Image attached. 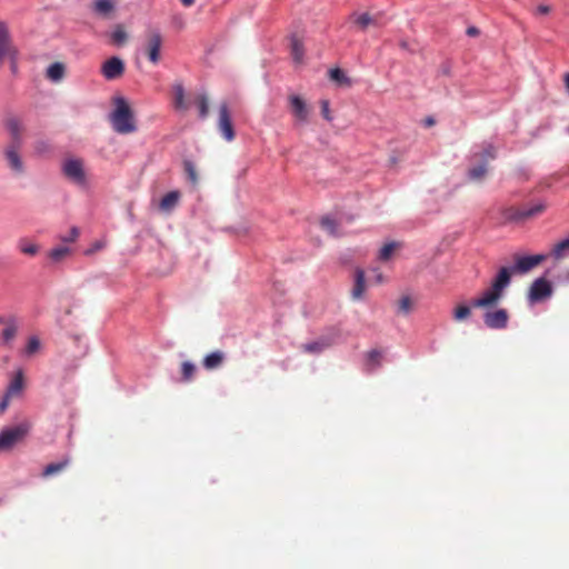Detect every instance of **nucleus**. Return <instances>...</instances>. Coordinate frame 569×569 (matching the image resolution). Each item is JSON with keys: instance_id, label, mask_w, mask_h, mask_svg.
<instances>
[{"instance_id": "37998d69", "label": "nucleus", "mask_w": 569, "mask_h": 569, "mask_svg": "<svg viewBox=\"0 0 569 569\" xmlns=\"http://www.w3.org/2000/svg\"><path fill=\"white\" fill-rule=\"evenodd\" d=\"M396 248H397V243H395V242L385 244L379 251V259L383 260V261L390 259V257L392 256Z\"/></svg>"}, {"instance_id": "c9c22d12", "label": "nucleus", "mask_w": 569, "mask_h": 569, "mask_svg": "<svg viewBox=\"0 0 569 569\" xmlns=\"http://www.w3.org/2000/svg\"><path fill=\"white\" fill-rule=\"evenodd\" d=\"M382 359V352L380 350L373 349L367 353V362L366 365L369 369H376L380 366Z\"/></svg>"}, {"instance_id": "79ce46f5", "label": "nucleus", "mask_w": 569, "mask_h": 569, "mask_svg": "<svg viewBox=\"0 0 569 569\" xmlns=\"http://www.w3.org/2000/svg\"><path fill=\"white\" fill-rule=\"evenodd\" d=\"M19 49L10 53L9 56L4 57V62H8L10 66V70L12 74L18 73V64H19Z\"/></svg>"}, {"instance_id": "de8ad7c7", "label": "nucleus", "mask_w": 569, "mask_h": 569, "mask_svg": "<svg viewBox=\"0 0 569 569\" xmlns=\"http://www.w3.org/2000/svg\"><path fill=\"white\" fill-rule=\"evenodd\" d=\"M106 247V241L104 240H98L96 241L94 243H92V246L86 250V254L87 256H90V254H93L94 252L103 249Z\"/></svg>"}, {"instance_id": "e433bc0d", "label": "nucleus", "mask_w": 569, "mask_h": 569, "mask_svg": "<svg viewBox=\"0 0 569 569\" xmlns=\"http://www.w3.org/2000/svg\"><path fill=\"white\" fill-rule=\"evenodd\" d=\"M196 366L190 361H184L181 363V380L184 382H188L192 380L194 373H196Z\"/></svg>"}, {"instance_id": "13d9d810", "label": "nucleus", "mask_w": 569, "mask_h": 569, "mask_svg": "<svg viewBox=\"0 0 569 569\" xmlns=\"http://www.w3.org/2000/svg\"><path fill=\"white\" fill-rule=\"evenodd\" d=\"M377 282H378V283H381V282H382V274H381V273H379V274L377 276Z\"/></svg>"}, {"instance_id": "bb28decb", "label": "nucleus", "mask_w": 569, "mask_h": 569, "mask_svg": "<svg viewBox=\"0 0 569 569\" xmlns=\"http://www.w3.org/2000/svg\"><path fill=\"white\" fill-rule=\"evenodd\" d=\"M471 308H472L471 305L470 306H468L466 303L458 305L453 309V311H452L453 320L458 321V322H461V321H465L468 318H470V316H471Z\"/></svg>"}, {"instance_id": "0eeeda50", "label": "nucleus", "mask_w": 569, "mask_h": 569, "mask_svg": "<svg viewBox=\"0 0 569 569\" xmlns=\"http://www.w3.org/2000/svg\"><path fill=\"white\" fill-rule=\"evenodd\" d=\"M509 321V313L506 309H496L486 311L483 315V322L490 329L501 330L506 329Z\"/></svg>"}, {"instance_id": "f704fd0d", "label": "nucleus", "mask_w": 569, "mask_h": 569, "mask_svg": "<svg viewBox=\"0 0 569 569\" xmlns=\"http://www.w3.org/2000/svg\"><path fill=\"white\" fill-rule=\"evenodd\" d=\"M330 346L329 342L323 340L305 343L302 350L308 353H320Z\"/></svg>"}, {"instance_id": "c85d7f7f", "label": "nucleus", "mask_w": 569, "mask_h": 569, "mask_svg": "<svg viewBox=\"0 0 569 569\" xmlns=\"http://www.w3.org/2000/svg\"><path fill=\"white\" fill-rule=\"evenodd\" d=\"M18 248L21 253L33 257L39 252V246L29 241L26 238H22L18 241Z\"/></svg>"}, {"instance_id": "a18cd8bd", "label": "nucleus", "mask_w": 569, "mask_h": 569, "mask_svg": "<svg viewBox=\"0 0 569 569\" xmlns=\"http://www.w3.org/2000/svg\"><path fill=\"white\" fill-rule=\"evenodd\" d=\"M399 311L402 313H408L411 311L412 301L409 296L402 297L398 302Z\"/></svg>"}, {"instance_id": "f257e3e1", "label": "nucleus", "mask_w": 569, "mask_h": 569, "mask_svg": "<svg viewBox=\"0 0 569 569\" xmlns=\"http://www.w3.org/2000/svg\"><path fill=\"white\" fill-rule=\"evenodd\" d=\"M113 102L114 110L110 114V121L114 131L122 134L136 131L133 113L127 100L122 97H117Z\"/></svg>"}, {"instance_id": "6e6552de", "label": "nucleus", "mask_w": 569, "mask_h": 569, "mask_svg": "<svg viewBox=\"0 0 569 569\" xmlns=\"http://www.w3.org/2000/svg\"><path fill=\"white\" fill-rule=\"evenodd\" d=\"M218 129L227 141L234 139L236 133L227 103H221L219 107Z\"/></svg>"}, {"instance_id": "9b49d317", "label": "nucleus", "mask_w": 569, "mask_h": 569, "mask_svg": "<svg viewBox=\"0 0 569 569\" xmlns=\"http://www.w3.org/2000/svg\"><path fill=\"white\" fill-rule=\"evenodd\" d=\"M551 293L552 288L550 282L545 278H538L532 282L528 298L531 302H538L550 297Z\"/></svg>"}, {"instance_id": "423d86ee", "label": "nucleus", "mask_w": 569, "mask_h": 569, "mask_svg": "<svg viewBox=\"0 0 569 569\" xmlns=\"http://www.w3.org/2000/svg\"><path fill=\"white\" fill-rule=\"evenodd\" d=\"M16 50H18V47L14 43L9 23L0 20V68L4 64V57Z\"/></svg>"}, {"instance_id": "72a5a7b5", "label": "nucleus", "mask_w": 569, "mask_h": 569, "mask_svg": "<svg viewBox=\"0 0 569 569\" xmlns=\"http://www.w3.org/2000/svg\"><path fill=\"white\" fill-rule=\"evenodd\" d=\"M487 163L480 161L478 166L470 168L468 171L469 178L475 181L482 180L487 173Z\"/></svg>"}, {"instance_id": "f03ea898", "label": "nucleus", "mask_w": 569, "mask_h": 569, "mask_svg": "<svg viewBox=\"0 0 569 569\" xmlns=\"http://www.w3.org/2000/svg\"><path fill=\"white\" fill-rule=\"evenodd\" d=\"M61 172L76 187L81 189L89 187V176L83 159L77 157L64 158L61 162Z\"/></svg>"}, {"instance_id": "cd10ccee", "label": "nucleus", "mask_w": 569, "mask_h": 569, "mask_svg": "<svg viewBox=\"0 0 569 569\" xmlns=\"http://www.w3.org/2000/svg\"><path fill=\"white\" fill-rule=\"evenodd\" d=\"M114 9V3L112 0H96L93 3V10L98 14L108 16Z\"/></svg>"}, {"instance_id": "39448f33", "label": "nucleus", "mask_w": 569, "mask_h": 569, "mask_svg": "<svg viewBox=\"0 0 569 569\" xmlns=\"http://www.w3.org/2000/svg\"><path fill=\"white\" fill-rule=\"evenodd\" d=\"M23 144L6 143L2 147V159L6 167L14 177H21L26 173V161L22 156Z\"/></svg>"}, {"instance_id": "bf43d9fd", "label": "nucleus", "mask_w": 569, "mask_h": 569, "mask_svg": "<svg viewBox=\"0 0 569 569\" xmlns=\"http://www.w3.org/2000/svg\"><path fill=\"white\" fill-rule=\"evenodd\" d=\"M401 47H402V48H406V47H407V43H406V42H401Z\"/></svg>"}, {"instance_id": "9d476101", "label": "nucleus", "mask_w": 569, "mask_h": 569, "mask_svg": "<svg viewBox=\"0 0 569 569\" xmlns=\"http://www.w3.org/2000/svg\"><path fill=\"white\" fill-rule=\"evenodd\" d=\"M546 259L547 256L545 254L515 256L516 264L512 268V271L517 273H527L543 262Z\"/></svg>"}, {"instance_id": "4be33fe9", "label": "nucleus", "mask_w": 569, "mask_h": 569, "mask_svg": "<svg viewBox=\"0 0 569 569\" xmlns=\"http://www.w3.org/2000/svg\"><path fill=\"white\" fill-rule=\"evenodd\" d=\"M66 76V67L61 62H54L47 69L46 77L52 82H60Z\"/></svg>"}, {"instance_id": "a878e982", "label": "nucleus", "mask_w": 569, "mask_h": 569, "mask_svg": "<svg viewBox=\"0 0 569 569\" xmlns=\"http://www.w3.org/2000/svg\"><path fill=\"white\" fill-rule=\"evenodd\" d=\"M330 80L335 81L337 84L341 87H350L351 80L347 77L343 70L339 68H333L329 71Z\"/></svg>"}, {"instance_id": "4468645a", "label": "nucleus", "mask_w": 569, "mask_h": 569, "mask_svg": "<svg viewBox=\"0 0 569 569\" xmlns=\"http://www.w3.org/2000/svg\"><path fill=\"white\" fill-rule=\"evenodd\" d=\"M503 295H501L499 291L490 287L486 291L482 292V295L479 298H476L471 301V306L473 308H490L496 306Z\"/></svg>"}, {"instance_id": "6ab92c4d", "label": "nucleus", "mask_w": 569, "mask_h": 569, "mask_svg": "<svg viewBox=\"0 0 569 569\" xmlns=\"http://www.w3.org/2000/svg\"><path fill=\"white\" fill-rule=\"evenodd\" d=\"M366 291L365 271L358 268L355 272V284L351 290V298L353 300H360Z\"/></svg>"}, {"instance_id": "09e8293b", "label": "nucleus", "mask_w": 569, "mask_h": 569, "mask_svg": "<svg viewBox=\"0 0 569 569\" xmlns=\"http://www.w3.org/2000/svg\"><path fill=\"white\" fill-rule=\"evenodd\" d=\"M320 104H321V113H322L323 118L326 120H328V121H331L332 117H331V113H330L329 101L328 100H321Z\"/></svg>"}, {"instance_id": "f3484780", "label": "nucleus", "mask_w": 569, "mask_h": 569, "mask_svg": "<svg viewBox=\"0 0 569 569\" xmlns=\"http://www.w3.org/2000/svg\"><path fill=\"white\" fill-rule=\"evenodd\" d=\"M24 389V376L22 370H18L9 382L4 393L11 398H19L22 396Z\"/></svg>"}, {"instance_id": "7c9ffc66", "label": "nucleus", "mask_w": 569, "mask_h": 569, "mask_svg": "<svg viewBox=\"0 0 569 569\" xmlns=\"http://www.w3.org/2000/svg\"><path fill=\"white\" fill-rule=\"evenodd\" d=\"M291 56L297 63H301L303 61L305 49L303 44L297 38H292L291 40Z\"/></svg>"}, {"instance_id": "6e6d98bb", "label": "nucleus", "mask_w": 569, "mask_h": 569, "mask_svg": "<svg viewBox=\"0 0 569 569\" xmlns=\"http://www.w3.org/2000/svg\"><path fill=\"white\" fill-rule=\"evenodd\" d=\"M563 81H565L566 90L569 93V73L565 74Z\"/></svg>"}, {"instance_id": "1a4fd4ad", "label": "nucleus", "mask_w": 569, "mask_h": 569, "mask_svg": "<svg viewBox=\"0 0 569 569\" xmlns=\"http://www.w3.org/2000/svg\"><path fill=\"white\" fill-rule=\"evenodd\" d=\"M290 111L296 120L306 123L309 120L310 108L307 102L298 94H291L288 98Z\"/></svg>"}, {"instance_id": "49530a36", "label": "nucleus", "mask_w": 569, "mask_h": 569, "mask_svg": "<svg viewBox=\"0 0 569 569\" xmlns=\"http://www.w3.org/2000/svg\"><path fill=\"white\" fill-rule=\"evenodd\" d=\"M80 234V231L77 227H72L67 234L60 237L62 242H74Z\"/></svg>"}, {"instance_id": "5701e85b", "label": "nucleus", "mask_w": 569, "mask_h": 569, "mask_svg": "<svg viewBox=\"0 0 569 569\" xmlns=\"http://www.w3.org/2000/svg\"><path fill=\"white\" fill-rule=\"evenodd\" d=\"M569 254V237L556 243L550 251L555 261H561Z\"/></svg>"}, {"instance_id": "2eb2a0df", "label": "nucleus", "mask_w": 569, "mask_h": 569, "mask_svg": "<svg viewBox=\"0 0 569 569\" xmlns=\"http://www.w3.org/2000/svg\"><path fill=\"white\" fill-rule=\"evenodd\" d=\"M162 46V37L159 31H151L147 40V54L152 63H158L160 60V49Z\"/></svg>"}, {"instance_id": "8fccbe9b", "label": "nucleus", "mask_w": 569, "mask_h": 569, "mask_svg": "<svg viewBox=\"0 0 569 569\" xmlns=\"http://www.w3.org/2000/svg\"><path fill=\"white\" fill-rule=\"evenodd\" d=\"M12 399L13 398L8 396L7 393H3V396L0 399V415H3L6 412Z\"/></svg>"}, {"instance_id": "c03bdc74", "label": "nucleus", "mask_w": 569, "mask_h": 569, "mask_svg": "<svg viewBox=\"0 0 569 569\" xmlns=\"http://www.w3.org/2000/svg\"><path fill=\"white\" fill-rule=\"evenodd\" d=\"M183 167H184V171L188 174V178L190 179V181L192 183H197L198 176H197L196 168H194L193 163L189 160H186L183 162Z\"/></svg>"}, {"instance_id": "58836bf2", "label": "nucleus", "mask_w": 569, "mask_h": 569, "mask_svg": "<svg viewBox=\"0 0 569 569\" xmlns=\"http://www.w3.org/2000/svg\"><path fill=\"white\" fill-rule=\"evenodd\" d=\"M476 158H479L481 162L488 164L489 160L496 158V148L492 144H488L482 152L475 154Z\"/></svg>"}, {"instance_id": "473e14b6", "label": "nucleus", "mask_w": 569, "mask_h": 569, "mask_svg": "<svg viewBox=\"0 0 569 569\" xmlns=\"http://www.w3.org/2000/svg\"><path fill=\"white\" fill-rule=\"evenodd\" d=\"M112 42L117 46H122L128 40L127 31L122 24H117L111 33Z\"/></svg>"}, {"instance_id": "5fc2aeb1", "label": "nucleus", "mask_w": 569, "mask_h": 569, "mask_svg": "<svg viewBox=\"0 0 569 569\" xmlns=\"http://www.w3.org/2000/svg\"><path fill=\"white\" fill-rule=\"evenodd\" d=\"M181 3L184 6V7H191L193 6L194 1L196 0H180Z\"/></svg>"}, {"instance_id": "4d7b16f0", "label": "nucleus", "mask_w": 569, "mask_h": 569, "mask_svg": "<svg viewBox=\"0 0 569 569\" xmlns=\"http://www.w3.org/2000/svg\"><path fill=\"white\" fill-rule=\"evenodd\" d=\"M435 123L433 119L432 118H428L426 119V124L427 126H432Z\"/></svg>"}, {"instance_id": "393cba45", "label": "nucleus", "mask_w": 569, "mask_h": 569, "mask_svg": "<svg viewBox=\"0 0 569 569\" xmlns=\"http://www.w3.org/2000/svg\"><path fill=\"white\" fill-rule=\"evenodd\" d=\"M173 94H174V108L177 110H187L188 104L184 100V88L181 83H176L173 86Z\"/></svg>"}, {"instance_id": "3c124183", "label": "nucleus", "mask_w": 569, "mask_h": 569, "mask_svg": "<svg viewBox=\"0 0 569 569\" xmlns=\"http://www.w3.org/2000/svg\"><path fill=\"white\" fill-rule=\"evenodd\" d=\"M551 11V8L546 4H540L537 7V13L538 14H548Z\"/></svg>"}, {"instance_id": "7ed1b4c3", "label": "nucleus", "mask_w": 569, "mask_h": 569, "mask_svg": "<svg viewBox=\"0 0 569 569\" xmlns=\"http://www.w3.org/2000/svg\"><path fill=\"white\" fill-rule=\"evenodd\" d=\"M31 427V422L24 420L0 430V452L11 451L18 443L22 442L29 435Z\"/></svg>"}, {"instance_id": "aec40b11", "label": "nucleus", "mask_w": 569, "mask_h": 569, "mask_svg": "<svg viewBox=\"0 0 569 569\" xmlns=\"http://www.w3.org/2000/svg\"><path fill=\"white\" fill-rule=\"evenodd\" d=\"M511 280L510 269L502 267L496 278L493 279L491 287L503 295V290L509 286Z\"/></svg>"}, {"instance_id": "4c0bfd02", "label": "nucleus", "mask_w": 569, "mask_h": 569, "mask_svg": "<svg viewBox=\"0 0 569 569\" xmlns=\"http://www.w3.org/2000/svg\"><path fill=\"white\" fill-rule=\"evenodd\" d=\"M321 228L327 231L330 236H338V223L330 217H323L320 221Z\"/></svg>"}, {"instance_id": "864d4df0", "label": "nucleus", "mask_w": 569, "mask_h": 569, "mask_svg": "<svg viewBox=\"0 0 569 569\" xmlns=\"http://www.w3.org/2000/svg\"><path fill=\"white\" fill-rule=\"evenodd\" d=\"M479 33L478 29L476 27H469L467 29V34L468 36H477Z\"/></svg>"}, {"instance_id": "c756f323", "label": "nucleus", "mask_w": 569, "mask_h": 569, "mask_svg": "<svg viewBox=\"0 0 569 569\" xmlns=\"http://www.w3.org/2000/svg\"><path fill=\"white\" fill-rule=\"evenodd\" d=\"M70 253H71V249H70L69 247L60 246V247H57V248L51 249V250L48 252V257H49L53 262H60V261H62L64 258H67Z\"/></svg>"}, {"instance_id": "412c9836", "label": "nucleus", "mask_w": 569, "mask_h": 569, "mask_svg": "<svg viewBox=\"0 0 569 569\" xmlns=\"http://www.w3.org/2000/svg\"><path fill=\"white\" fill-rule=\"evenodd\" d=\"M224 353L220 350L213 351L203 358L202 365L207 370H214L222 366Z\"/></svg>"}, {"instance_id": "603ef678", "label": "nucleus", "mask_w": 569, "mask_h": 569, "mask_svg": "<svg viewBox=\"0 0 569 569\" xmlns=\"http://www.w3.org/2000/svg\"><path fill=\"white\" fill-rule=\"evenodd\" d=\"M8 322H16V319L13 317L6 318L4 316H0V325L7 327Z\"/></svg>"}, {"instance_id": "ea45409f", "label": "nucleus", "mask_w": 569, "mask_h": 569, "mask_svg": "<svg viewBox=\"0 0 569 569\" xmlns=\"http://www.w3.org/2000/svg\"><path fill=\"white\" fill-rule=\"evenodd\" d=\"M197 104H198V109H199V117L201 119L207 118L208 114H209V102H208L207 96L206 94H200L197 98Z\"/></svg>"}, {"instance_id": "b1692460", "label": "nucleus", "mask_w": 569, "mask_h": 569, "mask_svg": "<svg viewBox=\"0 0 569 569\" xmlns=\"http://www.w3.org/2000/svg\"><path fill=\"white\" fill-rule=\"evenodd\" d=\"M70 463V459L68 457L63 458L59 462L49 463L42 471V477H51L59 472H62Z\"/></svg>"}, {"instance_id": "f8f14e48", "label": "nucleus", "mask_w": 569, "mask_h": 569, "mask_svg": "<svg viewBox=\"0 0 569 569\" xmlns=\"http://www.w3.org/2000/svg\"><path fill=\"white\" fill-rule=\"evenodd\" d=\"M4 128L8 131L10 139L7 143L23 144V126L19 118L10 116L3 121Z\"/></svg>"}, {"instance_id": "dca6fc26", "label": "nucleus", "mask_w": 569, "mask_h": 569, "mask_svg": "<svg viewBox=\"0 0 569 569\" xmlns=\"http://www.w3.org/2000/svg\"><path fill=\"white\" fill-rule=\"evenodd\" d=\"M349 20L358 31H365L371 26L379 27L378 17L371 16L368 12L352 13Z\"/></svg>"}, {"instance_id": "a211bd4d", "label": "nucleus", "mask_w": 569, "mask_h": 569, "mask_svg": "<svg viewBox=\"0 0 569 569\" xmlns=\"http://www.w3.org/2000/svg\"><path fill=\"white\" fill-rule=\"evenodd\" d=\"M181 193L178 190L168 192L162 197L159 203V209L162 212H171L179 203Z\"/></svg>"}, {"instance_id": "a19ab883", "label": "nucleus", "mask_w": 569, "mask_h": 569, "mask_svg": "<svg viewBox=\"0 0 569 569\" xmlns=\"http://www.w3.org/2000/svg\"><path fill=\"white\" fill-rule=\"evenodd\" d=\"M41 348L40 339L36 336H32L28 339L27 346H26V355L32 356L37 353Z\"/></svg>"}, {"instance_id": "20e7f679", "label": "nucleus", "mask_w": 569, "mask_h": 569, "mask_svg": "<svg viewBox=\"0 0 569 569\" xmlns=\"http://www.w3.org/2000/svg\"><path fill=\"white\" fill-rule=\"evenodd\" d=\"M546 210V204L542 202L536 203L530 207L516 208L509 207L501 211L502 223H522L529 219L540 216Z\"/></svg>"}, {"instance_id": "2f4dec72", "label": "nucleus", "mask_w": 569, "mask_h": 569, "mask_svg": "<svg viewBox=\"0 0 569 569\" xmlns=\"http://www.w3.org/2000/svg\"><path fill=\"white\" fill-rule=\"evenodd\" d=\"M18 326L17 322H8V326L1 331V339L3 343L9 345L17 336Z\"/></svg>"}, {"instance_id": "ddd939ff", "label": "nucleus", "mask_w": 569, "mask_h": 569, "mask_svg": "<svg viewBox=\"0 0 569 569\" xmlns=\"http://www.w3.org/2000/svg\"><path fill=\"white\" fill-rule=\"evenodd\" d=\"M101 73L107 80H116L124 73V63L118 57L106 60L101 66Z\"/></svg>"}]
</instances>
